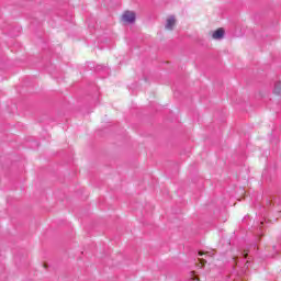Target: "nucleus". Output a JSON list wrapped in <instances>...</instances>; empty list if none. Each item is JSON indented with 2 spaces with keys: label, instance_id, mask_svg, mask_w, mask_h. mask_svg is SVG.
<instances>
[{
  "label": "nucleus",
  "instance_id": "5",
  "mask_svg": "<svg viewBox=\"0 0 281 281\" xmlns=\"http://www.w3.org/2000/svg\"><path fill=\"white\" fill-rule=\"evenodd\" d=\"M201 265H203V259H200Z\"/></svg>",
  "mask_w": 281,
  "mask_h": 281
},
{
  "label": "nucleus",
  "instance_id": "4",
  "mask_svg": "<svg viewBox=\"0 0 281 281\" xmlns=\"http://www.w3.org/2000/svg\"><path fill=\"white\" fill-rule=\"evenodd\" d=\"M280 92H281V82H278L274 86V93L280 94Z\"/></svg>",
  "mask_w": 281,
  "mask_h": 281
},
{
  "label": "nucleus",
  "instance_id": "2",
  "mask_svg": "<svg viewBox=\"0 0 281 281\" xmlns=\"http://www.w3.org/2000/svg\"><path fill=\"white\" fill-rule=\"evenodd\" d=\"M123 23H133L135 21V12L125 11L122 15Z\"/></svg>",
  "mask_w": 281,
  "mask_h": 281
},
{
  "label": "nucleus",
  "instance_id": "6",
  "mask_svg": "<svg viewBox=\"0 0 281 281\" xmlns=\"http://www.w3.org/2000/svg\"><path fill=\"white\" fill-rule=\"evenodd\" d=\"M199 256H203V252H199Z\"/></svg>",
  "mask_w": 281,
  "mask_h": 281
},
{
  "label": "nucleus",
  "instance_id": "1",
  "mask_svg": "<svg viewBox=\"0 0 281 281\" xmlns=\"http://www.w3.org/2000/svg\"><path fill=\"white\" fill-rule=\"evenodd\" d=\"M213 41H223L225 38V29L220 27L212 32Z\"/></svg>",
  "mask_w": 281,
  "mask_h": 281
},
{
  "label": "nucleus",
  "instance_id": "3",
  "mask_svg": "<svg viewBox=\"0 0 281 281\" xmlns=\"http://www.w3.org/2000/svg\"><path fill=\"white\" fill-rule=\"evenodd\" d=\"M175 25H177V19H175V16H168L166 20V24H165V29L172 31L175 30Z\"/></svg>",
  "mask_w": 281,
  "mask_h": 281
}]
</instances>
